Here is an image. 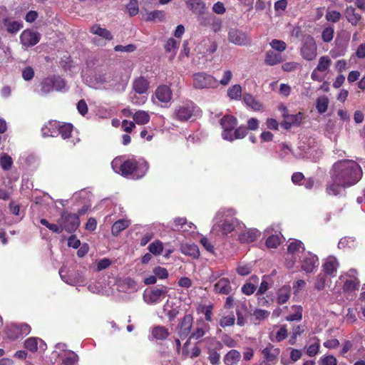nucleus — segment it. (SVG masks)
Masks as SVG:
<instances>
[{
    "instance_id": "nucleus-32",
    "label": "nucleus",
    "mask_w": 365,
    "mask_h": 365,
    "mask_svg": "<svg viewBox=\"0 0 365 365\" xmlns=\"http://www.w3.org/2000/svg\"><path fill=\"white\" fill-rule=\"evenodd\" d=\"M152 336L157 340H165L169 336V331L163 326H156L152 329Z\"/></svg>"
},
{
    "instance_id": "nucleus-27",
    "label": "nucleus",
    "mask_w": 365,
    "mask_h": 365,
    "mask_svg": "<svg viewBox=\"0 0 365 365\" xmlns=\"http://www.w3.org/2000/svg\"><path fill=\"white\" fill-rule=\"evenodd\" d=\"M130 222L128 220L120 219L114 222L111 228L113 236H118L122 231L128 228Z\"/></svg>"
},
{
    "instance_id": "nucleus-28",
    "label": "nucleus",
    "mask_w": 365,
    "mask_h": 365,
    "mask_svg": "<svg viewBox=\"0 0 365 365\" xmlns=\"http://www.w3.org/2000/svg\"><path fill=\"white\" fill-rule=\"evenodd\" d=\"M90 31L91 33L98 35L102 37L103 38H105L108 41L112 40L113 38L110 31H108L106 29L101 28L98 24H95L93 26H91Z\"/></svg>"
},
{
    "instance_id": "nucleus-53",
    "label": "nucleus",
    "mask_w": 365,
    "mask_h": 365,
    "mask_svg": "<svg viewBox=\"0 0 365 365\" xmlns=\"http://www.w3.org/2000/svg\"><path fill=\"white\" fill-rule=\"evenodd\" d=\"M25 348L31 352H35L38 349V339L36 337L28 338L24 343Z\"/></svg>"
},
{
    "instance_id": "nucleus-5",
    "label": "nucleus",
    "mask_w": 365,
    "mask_h": 365,
    "mask_svg": "<svg viewBox=\"0 0 365 365\" xmlns=\"http://www.w3.org/2000/svg\"><path fill=\"white\" fill-rule=\"evenodd\" d=\"M120 170L122 175L128 176L132 175L137 179L143 177L145 171L143 167L138 165L135 159H128L122 163L120 165Z\"/></svg>"
},
{
    "instance_id": "nucleus-23",
    "label": "nucleus",
    "mask_w": 365,
    "mask_h": 365,
    "mask_svg": "<svg viewBox=\"0 0 365 365\" xmlns=\"http://www.w3.org/2000/svg\"><path fill=\"white\" fill-rule=\"evenodd\" d=\"M259 281V278L256 275H252L249 279V282H247L242 287V292L245 294V295H251L257 289V286L255 284H257Z\"/></svg>"
},
{
    "instance_id": "nucleus-7",
    "label": "nucleus",
    "mask_w": 365,
    "mask_h": 365,
    "mask_svg": "<svg viewBox=\"0 0 365 365\" xmlns=\"http://www.w3.org/2000/svg\"><path fill=\"white\" fill-rule=\"evenodd\" d=\"M317 46L314 38L312 36L304 38L300 53L302 58L307 61L314 60L317 55Z\"/></svg>"
},
{
    "instance_id": "nucleus-6",
    "label": "nucleus",
    "mask_w": 365,
    "mask_h": 365,
    "mask_svg": "<svg viewBox=\"0 0 365 365\" xmlns=\"http://www.w3.org/2000/svg\"><path fill=\"white\" fill-rule=\"evenodd\" d=\"M63 230H66L68 233L74 232L80 225V220L78 215L76 214L63 212L61 214V218L58 220Z\"/></svg>"
},
{
    "instance_id": "nucleus-3",
    "label": "nucleus",
    "mask_w": 365,
    "mask_h": 365,
    "mask_svg": "<svg viewBox=\"0 0 365 365\" xmlns=\"http://www.w3.org/2000/svg\"><path fill=\"white\" fill-rule=\"evenodd\" d=\"M331 59L327 56H322L319 58L316 68L311 73V78L314 81L322 82L328 75L331 66Z\"/></svg>"
},
{
    "instance_id": "nucleus-26",
    "label": "nucleus",
    "mask_w": 365,
    "mask_h": 365,
    "mask_svg": "<svg viewBox=\"0 0 365 365\" xmlns=\"http://www.w3.org/2000/svg\"><path fill=\"white\" fill-rule=\"evenodd\" d=\"M243 101L245 104L255 111H259L262 108V103L256 100L254 96L250 93H245Z\"/></svg>"
},
{
    "instance_id": "nucleus-18",
    "label": "nucleus",
    "mask_w": 365,
    "mask_h": 365,
    "mask_svg": "<svg viewBox=\"0 0 365 365\" xmlns=\"http://www.w3.org/2000/svg\"><path fill=\"white\" fill-rule=\"evenodd\" d=\"M197 327L190 335V339H200L210 330V325L204 321H197Z\"/></svg>"
},
{
    "instance_id": "nucleus-38",
    "label": "nucleus",
    "mask_w": 365,
    "mask_h": 365,
    "mask_svg": "<svg viewBox=\"0 0 365 365\" xmlns=\"http://www.w3.org/2000/svg\"><path fill=\"white\" fill-rule=\"evenodd\" d=\"M282 109L283 110V117L285 119H287L293 125H299L302 120L303 118V114L302 113H298L296 115H288L286 113L287 112V109L284 106H281Z\"/></svg>"
},
{
    "instance_id": "nucleus-50",
    "label": "nucleus",
    "mask_w": 365,
    "mask_h": 365,
    "mask_svg": "<svg viewBox=\"0 0 365 365\" xmlns=\"http://www.w3.org/2000/svg\"><path fill=\"white\" fill-rule=\"evenodd\" d=\"M327 282V275L324 274H319L317 276L314 287L318 291H321L325 288Z\"/></svg>"
},
{
    "instance_id": "nucleus-9",
    "label": "nucleus",
    "mask_w": 365,
    "mask_h": 365,
    "mask_svg": "<svg viewBox=\"0 0 365 365\" xmlns=\"http://www.w3.org/2000/svg\"><path fill=\"white\" fill-rule=\"evenodd\" d=\"M228 40L237 46H243L251 43V38L249 36L237 29H231L228 32Z\"/></svg>"
},
{
    "instance_id": "nucleus-30",
    "label": "nucleus",
    "mask_w": 365,
    "mask_h": 365,
    "mask_svg": "<svg viewBox=\"0 0 365 365\" xmlns=\"http://www.w3.org/2000/svg\"><path fill=\"white\" fill-rule=\"evenodd\" d=\"M181 251L183 254L197 259L200 257V251L197 245L195 244H185L182 245Z\"/></svg>"
},
{
    "instance_id": "nucleus-34",
    "label": "nucleus",
    "mask_w": 365,
    "mask_h": 365,
    "mask_svg": "<svg viewBox=\"0 0 365 365\" xmlns=\"http://www.w3.org/2000/svg\"><path fill=\"white\" fill-rule=\"evenodd\" d=\"M165 19V14L163 11L154 10L150 12H147L146 16L144 20L147 22L155 21H163Z\"/></svg>"
},
{
    "instance_id": "nucleus-48",
    "label": "nucleus",
    "mask_w": 365,
    "mask_h": 365,
    "mask_svg": "<svg viewBox=\"0 0 365 365\" xmlns=\"http://www.w3.org/2000/svg\"><path fill=\"white\" fill-rule=\"evenodd\" d=\"M13 160L11 156L4 153L0 158V165L4 170H9L11 168Z\"/></svg>"
},
{
    "instance_id": "nucleus-59",
    "label": "nucleus",
    "mask_w": 365,
    "mask_h": 365,
    "mask_svg": "<svg viewBox=\"0 0 365 365\" xmlns=\"http://www.w3.org/2000/svg\"><path fill=\"white\" fill-rule=\"evenodd\" d=\"M153 272L157 278L160 279H165L168 277V272L167 269L160 266L155 267L153 270Z\"/></svg>"
},
{
    "instance_id": "nucleus-29",
    "label": "nucleus",
    "mask_w": 365,
    "mask_h": 365,
    "mask_svg": "<svg viewBox=\"0 0 365 365\" xmlns=\"http://www.w3.org/2000/svg\"><path fill=\"white\" fill-rule=\"evenodd\" d=\"M60 123L56 120H50L42 129L43 135L53 137L58 134Z\"/></svg>"
},
{
    "instance_id": "nucleus-11",
    "label": "nucleus",
    "mask_w": 365,
    "mask_h": 365,
    "mask_svg": "<svg viewBox=\"0 0 365 365\" xmlns=\"http://www.w3.org/2000/svg\"><path fill=\"white\" fill-rule=\"evenodd\" d=\"M41 40V34L31 29L24 30L20 35L21 44L25 47H31L37 44Z\"/></svg>"
},
{
    "instance_id": "nucleus-64",
    "label": "nucleus",
    "mask_w": 365,
    "mask_h": 365,
    "mask_svg": "<svg viewBox=\"0 0 365 365\" xmlns=\"http://www.w3.org/2000/svg\"><path fill=\"white\" fill-rule=\"evenodd\" d=\"M78 361V356L73 351L69 352L68 354L63 359L64 365H74Z\"/></svg>"
},
{
    "instance_id": "nucleus-35",
    "label": "nucleus",
    "mask_w": 365,
    "mask_h": 365,
    "mask_svg": "<svg viewBox=\"0 0 365 365\" xmlns=\"http://www.w3.org/2000/svg\"><path fill=\"white\" fill-rule=\"evenodd\" d=\"M290 291L289 286H284L280 288L277 292V303L279 304L286 303L290 297Z\"/></svg>"
},
{
    "instance_id": "nucleus-49",
    "label": "nucleus",
    "mask_w": 365,
    "mask_h": 365,
    "mask_svg": "<svg viewBox=\"0 0 365 365\" xmlns=\"http://www.w3.org/2000/svg\"><path fill=\"white\" fill-rule=\"evenodd\" d=\"M300 250L302 251L304 250V245L301 241L297 240L290 242L287 247V251L291 254H295L296 252H299Z\"/></svg>"
},
{
    "instance_id": "nucleus-24",
    "label": "nucleus",
    "mask_w": 365,
    "mask_h": 365,
    "mask_svg": "<svg viewBox=\"0 0 365 365\" xmlns=\"http://www.w3.org/2000/svg\"><path fill=\"white\" fill-rule=\"evenodd\" d=\"M282 61L283 58L279 53L269 50L265 53L264 63L268 66H275Z\"/></svg>"
},
{
    "instance_id": "nucleus-62",
    "label": "nucleus",
    "mask_w": 365,
    "mask_h": 365,
    "mask_svg": "<svg viewBox=\"0 0 365 365\" xmlns=\"http://www.w3.org/2000/svg\"><path fill=\"white\" fill-rule=\"evenodd\" d=\"M178 45H179V42H178L174 38H170L167 41V42L165 45V49L166 52L173 51L175 53Z\"/></svg>"
},
{
    "instance_id": "nucleus-58",
    "label": "nucleus",
    "mask_w": 365,
    "mask_h": 365,
    "mask_svg": "<svg viewBox=\"0 0 365 365\" xmlns=\"http://www.w3.org/2000/svg\"><path fill=\"white\" fill-rule=\"evenodd\" d=\"M301 68V65L294 61L286 62L282 66V69L285 72H292Z\"/></svg>"
},
{
    "instance_id": "nucleus-2",
    "label": "nucleus",
    "mask_w": 365,
    "mask_h": 365,
    "mask_svg": "<svg viewBox=\"0 0 365 365\" xmlns=\"http://www.w3.org/2000/svg\"><path fill=\"white\" fill-rule=\"evenodd\" d=\"M199 110V107L194 102L186 101L175 107L173 118L180 122H186L195 115Z\"/></svg>"
},
{
    "instance_id": "nucleus-19",
    "label": "nucleus",
    "mask_w": 365,
    "mask_h": 365,
    "mask_svg": "<svg viewBox=\"0 0 365 365\" xmlns=\"http://www.w3.org/2000/svg\"><path fill=\"white\" fill-rule=\"evenodd\" d=\"M232 291L230 282L227 278H220L214 285V292L220 294H229Z\"/></svg>"
},
{
    "instance_id": "nucleus-14",
    "label": "nucleus",
    "mask_w": 365,
    "mask_h": 365,
    "mask_svg": "<svg viewBox=\"0 0 365 365\" xmlns=\"http://www.w3.org/2000/svg\"><path fill=\"white\" fill-rule=\"evenodd\" d=\"M339 267V262L336 257L333 256L329 257L322 265V271L324 274L329 275L331 277L336 276L337 269Z\"/></svg>"
},
{
    "instance_id": "nucleus-22",
    "label": "nucleus",
    "mask_w": 365,
    "mask_h": 365,
    "mask_svg": "<svg viewBox=\"0 0 365 365\" xmlns=\"http://www.w3.org/2000/svg\"><path fill=\"white\" fill-rule=\"evenodd\" d=\"M149 86L150 82L143 76L135 78L133 83V88L138 94L145 93Z\"/></svg>"
},
{
    "instance_id": "nucleus-44",
    "label": "nucleus",
    "mask_w": 365,
    "mask_h": 365,
    "mask_svg": "<svg viewBox=\"0 0 365 365\" xmlns=\"http://www.w3.org/2000/svg\"><path fill=\"white\" fill-rule=\"evenodd\" d=\"M53 91H54V89L51 77L48 76L44 78L41 83V93L43 95H46Z\"/></svg>"
},
{
    "instance_id": "nucleus-15",
    "label": "nucleus",
    "mask_w": 365,
    "mask_h": 365,
    "mask_svg": "<svg viewBox=\"0 0 365 365\" xmlns=\"http://www.w3.org/2000/svg\"><path fill=\"white\" fill-rule=\"evenodd\" d=\"M155 96L161 103H168L172 99L173 93L169 86L161 85L155 89Z\"/></svg>"
},
{
    "instance_id": "nucleus-47",
    "label": "nucleus",
    "mask_w": 365,
    "mask_h": 365,
    "mask_svg": "<svg viewBox=\"0 0 365 365\" xmlns=\"http://www.w3.org/2000/svg\"><path fill=\"white\" fill-rule=\"evenodd\" d=\"M40 223L42 225L46 227L48 230H50L51 231H52L54 233L59 234V233L62 232V231H63V227L60 224L56 225V224H53V223H50L47 220H46L44 218H42L40 220Z\"/></svg>"
},
{
    "instance_id": "nucleus-16",
    "label": "nucleus",
    "mask_w": 365,
    "mask_h": 365,
    "mask_svg": "<svg viewBox=\"0 0 365 365\" xmlns=\"http://www.w3.org/2000/svg\"><path fill=\"white\" fill-rule=\"evenodd\" d=\"M318 265V257L310 253H308L302 261V269L307 273H312Z\"/></svg>"
},
{
    "instance_id": "nucleus-60",
    "label": "nucleus",
    "mask_w": 365,
    "mask_h": 365,
    "mask_svg": "<svg viewBox=\"0 0 365 365\" xmlns=\"http://www.w3.org/2000/svg\"><path fill=\"white\" fill-rule=\"evenodd\" d=\"M17 327L14 328V330L18 331L20 333L21 338L27 336L31 330V327L25 323L16 324Z\"/></svg>"
},
{
    "instance_id": "nucleus-61",
    "label": "nucleus",
    "mask_w": 365,
    "mask_h": 365,
    "mask_svg": "<svg viewBox=\"0 0 365 365\" xmlns=\"http://www.w3.org/2000/svg\"><path fill=\"white\" fill-rule=\"evenodd\" d=\"M341 14L337 11H327L325 18L328 21L338 22L341 19Z\"/></svg>"
},
{
    "instance_id": "nucleus-39",
    "label": "nucleus",
    "mask_w": 365,
    "mask_h": 365,
    "mask_svg": "<svg viewBox=\"0 0 365 365\" xmlns=\"http://www.w3.org/2000/svg\"><path fill=\"white\" fill-rule=\"evenodd\" d=\"M133 118L137 124L145 125L149 122L150 115L146 111L138 110L133 114Z\"/></svg>"
},
{
    "instance_id": "nucleus-12",
    "label": "nucleus",
    "mask_w": 365,
    "mask_h": 365,
    "mask_svg": "<svg viewBox=\"0 0 365 365\" xmlns=\"http://www.w3.org/2000/svg\"><path fill=\"white\" fill-rule=\"evenodd\" d=\"M220 123L223 129L222 136L223 139L227 140V136L230 135L237 126V120L231 115H226L220 119Z\"/></svg>"
},
{
    "instance_id": "nucleus-33",
    "label": "nucleus",
    "mask_w": 365,
    "mask_h": 365,
    "mask_svg": "<svg viewBox=\"0 0 365 365\" xmlns=\"http://www.w3.org/2000/svg\"><path fill=\"white\" fill-rule=\"evenodd\" d=\"M4 25L6 27V30L10 34L17 33L22 27L23 24L17 21H10L9 19H4Z\"/></svg>"
},
{
    "instance_id": "nucleus-37",
    "label": "nucleus",
    "mask_w": 365,
    "mask_h": 365,
    "mask_svg": "<svg viewBox=\"0 0 365 365\" xmlns=\"http://www.w3.org/2000/svg\"><path fill=\"white\" fill-rule=\"evenodd\" d=\"M240 358V353L236 349H232L225 355V361L227 365H233L237 364Z\"/></svg>"
},
{
    "instance_id": "nucleus-10",
    "label": "nucleus",
    "mask_w": 365,
    "mask_h": 365,
    "mask_svg": "<svg viewBox=\"0 0 365 365\" xmlns=\"http://www.w3.org/2000/svg\"><path fill=\"white\" fill-rule=\"evenodd\" d=\"M193 324V317L190 314H185L177 326V331L179 337L185 339L190 335Z\"/></svg>"
},
{
    "instance_id": "nucleus-1",
    "label": "nucleus",
    "mask_w": 365,
    "mask_h": 365,
    "mask_svg": "<svg viewBox=\"0 0 365 365\" xmlns=\"http://www.w3.org/2000/svg\"><path fill=\"white\" fill-rule=\"evenodd\" d=\"M330 180L325 187L326 193L336 196L342 189H346L358 183L363 176L361 167L354 160H341L335 162L329 172Z\"/></svg>"
},
{
    "instance_id": "nucleus-36",
    "label": "nucleus",
    "mask_w": 365,
    "mask_h": 365,
    "mask_svg": "<svg viewBox=\"0 0 365 365\" xmlns=\"http://www.w3.org/2000/svg\"><path fill=\"white\" fill-rule=\"evenodd\" d=\"M213 304H200L197 308V311L198 313H202L205 314V319L207 322L212 321V310H213Z\"/></svg>"
},
{
    "instance_id": "nucleus-46",
    "label": "nucleus",
    "mask_w": 365,
    "mask_h": 365,
    "mask_svg": "<svg viewBox=\"0 0 365 365\" xmlns=\"http://www.w3.org/2000/svg\"><path fill=\"white\" fill-rule=\"evenodd\" d=\"M329 99L327 96L319 97L317 100L316 108L319 113H324L328 108Z\"/></svg>"
},
{
    "instance_id": "nucleus-52",
    "label": "nucleus",
    "mask_w": 365,
    "mask_h": 365,
    "mask_svg": "<svg viewBox=\"0 0 365 365\" xmlns=\"http://www.w3.org/2000/svg\"><path fill=\"white\" fill-rule=\"evenodd\" d=\"M269 312L261 309H256L253 312V316L255 319V324L259 323L262 320H264L269 316Z\"/></svg>"
},
{
    "instance_id": "nucleus-41",
    "label": "nucleus",
    "mask_w": 365,
    "mask_h": 365,
    "mask_svg": "<svg viewBox=\"0 0 365 365\" xmlns=\"http://www.w3.org/2000/svg\"><path fill=\"white\" fill-rule=\"evenodd\" d=\"M148 249L153 255L159 256L163 251V244L160 240H155L148 245Z\"/></svg>"
},
{
    "instance_id": "nucleus-40",
    "label": "nucleus",
    "mask_w": 365,
    "mask_h": 365,
    "mask_svg": "<svg viewBox=\"0 0 365 365\" xmlns=\"http://www.w3.org/2000/svg\"><path fill=\"white\" fill-rule=\"evenodd\" d=\"M359 279L356 277H354L351 279H347L345 281L343 286V290L345 292H354L355 290L359 289Z\"/></svg>"
},
{
    "instance_id": "nucleus-51",
    "label": "nucleus",
    "mask_w": 365,
    "mask_h": 365,
    "mask_svg": "<svg viewBox=\"0 0 365 365\" xmlns=\"http://www.w3.org/2000/svg\"><path fill=\"white\" fill-rule=\"evenodd\" d=\"M268 248H277L281 244V239L277 235H272L267 237L265 242Z\"/></svg>"
},
{
    "instance_id": "nucleus-21",
    "label": "nucleus",
    "mask_w": 365,
    "mask_h": 365,
    "mask_svg": "<svg viewBox=\"0 0 365 365\" xmlns=\"http://www.w3.org/2000/svg\"><path fill=\"white\" fill-rule=\"evenodd\" d=\"M345 17L349 23L352 26H356L361 20V16L356 12V9L352 6H349L344 11Z\"/></svg>"
},
{
    "instance_id": "nucleus-55",
    "label": "nucleus",
    "mask_w": 365,
    "mask_h": 365,
    "mask_svg": "<svg viewBox=\"0 0 365 365\" xmlns=\"http://www.w3.org/2000/svg\"><path fill=\"white\" fill-rule=\"evenodd\" d=\"M270 46L275 51L281 53L286 50L287 44L284 41L278 39H273L269 43Z\"/></svg>"
},
{
    "instance_id": "nucleus-31",
    "label": "nucleus",
    "mask_w": 365,
    "mask_h": 365,
    "mask_svg": "<svg viewBox=\"0 0 365 365\" xmlns=\"http://www.w3.org/2000/svg\"><path fill=\"white\" fill-rule=\"evenodd\" d=\"M247 128L244 125L237 127L234 132L229 136H227V140L232 142L237 139H242L247 135Z\"/></svg>"
},
{
    "instance_id": "nucleus-54",
    "label": "nucleus",
    "mask_w": 365,
    "mask_h": 365,
    "mask_svg": "<svg viewBox=\"0 0 365 365\" xmlns=\"http://www.w3.org/2000/svg\"><path fill=\"white\" fill-rule=\"evenodd\" d=\"M334 29L331 26L326 27L322 33V38L324 42L329 43L334 38Z\"/></svg>"
},
{
    "instance_id": "nucleus-13",
    "label": "nucleus",
    "mask_w": 365,
    "mask_h": 365,
    "mask_svg": "<svg viewBox=\"0 0 365 365\" xmlns=\"http://www.w3.org/2000/svg\"><path fill=\"white\" fill-rule=\"evenodd\" d=\"M168 288L164 287L163 288L155 287L146 295V302L148 304H157L161 301L162 297H165L168 292Z\"/></svg>"
},
{
    "instance_id": "nucleus-4",
    "label": "nucleus",
    "mask_w": 365,
    "mask_h": 365,
    "mask_svg": "<svg viewBox=\"0 0 365 365\" xmlns=\"http://www.w3.org/2000/svg\"><path fill=\"white\" fill-rule=\"evenodd\" d=\"M193 87L196 89L214 88L219 85L218 81L205 72L195 73L192 76Z\"/></svg>"
},
{
    "instance_id": "nucleus-56",
    "label": "nucleus",
    "mask_w": 365,
    "mask_h": 365,
    "mask_svg": "<svg viewBox=\"0 0 365 365\" xmlns=\"http://www.w3.org/2000/svg\"><path fill=\"white\" fill-rule=\"evenodd\" d=\"M15 327H17L16 324H11L6 329V334L8 338L11 340H16L21 338L20 333L18 331L14 330Z\"/></svg>"
},
{
    "instance_id": "nucleus-25",
    "label": "nucleus",
    "mask_w": 365,
    "mask_h": 365,
    "mask_svg": "<svg viewBox=\"0 0 365 365\" xmlns=\"http://www.w3.org/2000/svg\"><path fill=\"white\" fill-rule=\"evenodd\" d=\"M262 353L267 361H273L277 359L280 349L279 348H274L272 344H269V346L262 349Z\"/></svg>"
},
{
    "instance_id": "nucleus-8",
    "label": "nucleus",
    "mask_w": 365,
    "mask_h": 365,
    "mask_svg": "<svg viewBox=\"0 0 365 365\" xmlns=\"http://www.w3.org/2000/svg\"><path fill=\"white\" fill-rule=\"evenodd\" d=\"M187 4L190 8L193 11L198 9L199 16L197 21L201 26H207L210 25L211 21L213 19L214 15L205 13V5L201 0H190Z\"/></svg>"
},
{
    "instance_id": "nucleus-42",
    "label": "nucleus",
    "mask_w": 365,
    "mask_h": 365,
    "mask_svg": "<svg viewBox=\"0 0 365 365\" xmlns=\"http://www.w3.org/2000/svg\"><path fill=\"white\" fill-rule=\"evenodd\" d=\"M227 96L232 100H240L242 96V87L240 84H235L227 90Z\"/></svg>"
},
{
    "instance_id": "nucleus-17",
    "label": "nucleus",
    "mask_w": 365,
    "mask_h": 365,
    "mask_svg": "<svg viewBox=\"0 0 365 365\" xmlns=\"http://www.w3.org/2000/svg\"><path fill=\"white\" fill-rule=\"evenodd\" d=\"M260 236V232L257 229H247L238 236L241 243H250L255 242Z\"/></svg>"
},
{
    "instance_id": "nucleus-43",
    "label": "nucleus",
    "mask_w": 365,
    "mask_h": 365,
    "mask_svg": "<svg viewBox=\"0 0 365 365\" xmlns=\"http://www.w3.org/2000/svg\"><path fill=\"white\" fill-rule=\"evenodd\" d=\"M51 77L53 89L56 91H63L66 86L65 80L59 76L53 75Z\"/></svg>"
},
{
    "instance_id": "nucleus-20",
    "label": "nucleus",
    "mask_w": 365,
    "mask_h": 365,
    "mask_svg": "<svg viewBox=\"0 0 365 365\" xmlns=\"http://www.w3.org/2000/svg\"><path fill=\"white\" fill-rule=\"evenodd\" d=\"M236 221L232 220H224L220 221L218 224L215 225V229H217L221 232L222 235H227L231 233L235 228Z\"/></svg>"
},
{
    "instance_id": "nucleus-45",
    "label": "nucleus",
    "mask_w": 365,
    "mask_h": 365,
    "mask_svg": "<svg viewBox=\"0 0 365 365\" xmlns=\"http://www.w3.org/2000/svg\"><path fill=\"white\" fill-rule=\"evenodd\" d=\"M73 130V125L64 123L60 124L58 133L61 135L63 139H68L71 137Z\"/></svg>"
},
{
    "instance_id": "nucleus-63",
    "label": "nucleus",
    "mask_w": 365,
    "mask_h": 365,
    "mask_svg": "<svg viewBox=\"0 0 365 365\" xmlns=\"http://www.w3.org/2000/svg\"><path fill=\"white\" fill-rule=\"evenodd\" d=\"M235 318L233 314L223 317L220 321V325L225 328L232 326L235 324Z\"/></svg>"
},
{
    "instance_id": "nucleus-57",
    "label": "nucleus",
    "mask_w": 365,
    "mask_h": 365,
    "mask_svg": "<svg viewBox=\"0 0 365 365\" xmlns=\"http://www.w3.org/2000/svg\"><path fill=\"white\" fill-rule=\"evenodd\" d=\"M130 16H134L138 14L139 11L138 0H130L129 3L126 5Z\"/></svg>"
}]
</instances>
